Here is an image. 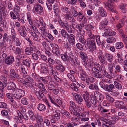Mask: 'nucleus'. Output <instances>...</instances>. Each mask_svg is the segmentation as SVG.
<instances>
[{
	"instance_id": "34",
	"label": "nucleus",
	"mask_w": 127,
	"mask_h": 127,
	"mask_svg": "<svg viewBox=\"0 0 127 127\" xmlns=\"http://www.w3.org/2000/svg\"><path fill=\"white\" fill-rule=\"evenodd\" d=\"M16 87V85L12 81L10 82L9 83L8 86L7 87V89L8 90H12L16 89L15 88Z\"/></svg>"
},
{
	"instance_id": "37",
	"label": "nucleus",
	"mask_w": 127,
	"mask_h": 127,
	"mask_svg": "<svg viewBox=\"0 0 127 127\" xmlns=\"http://www.w3.org/2000/svg\"><path fill=\"white\" fill-rule=\"evenodd\" d=\"M89 88L90 89L92 90H94L95 89L97 91L99 90V89L97 85V83H95L94 84H91L89 86Z\"/></svg>"
},
{
	"instance_id": "60",
	"label": "nucleus",
	"mask_w": 127,
	"mask_h": 127,
	"mask_svg": "<svg viewBox=\"0 0 127 127\" xmlns=\"http://www.w3.org/2000/svg\"><path fill=\"white\" fill-rule=\"evenodd\" d=\"M7 107V104L6 103L3 102H0V108L6 109Z\"/></svg>"
},
{
	"instance_id": "21",
	"label": "nucleus",
	"mask_w": 127,
	"mask_h": 127,
	"mask_svg": "<svg viewBox=\"0 0 127 127\" xmlns=\"http://www.w3.org/2000/svg\"><path fill=\"white\" fill-rule=\"evenodd\" d=\"M68 42L72 43V45L74 44L75 43V36L73 34H71L68 35L67 37Z\"/></svg>"
},
{
	"instance_id": "1",
	"label": "nucleus",
	"mask_w": 127,
	"mask_h": 127,
	"mask_svg": "<svg viewBox=\"0 0 127 127\" xmlns=\"http://www.w3.org/2000/svg\"><path fill=\"white\" fill-rule=\"evenodd\" d=\"M13 97L15 100L18 101L25 95L24 91L19 89H14L12 92Z\"/></svg>"
},
{
	"instance_id": "4",
	"label": "nucleus",
	"mask_w": 127,
	"mask_h": 127,
	"mask_svg": "<svg viewBox=\"0 0 127 127\" xmlns=\"http://www.w3.org/2000/svg\"><path fill=\"white\" fill-rule=\"evenodd\" d=\"M93 39L90 38H87V39L89 51L90 52L92 53L96 49L95 41Z\"/></svg>"
},
{
	"instance_id": "30",
	"label": "nucleus",
	"mask_w": 127,
	"mask_h": 127,
	"mask_svg": "<svg viewBox=\"0 0 127 127\" xmlns=\"http://www.w3.org/2000/svg\"><path fill=\"white\" fill-rule=\"evenodd\" d=\"M61 57L62 60L64 61L69 60L70 56H68L67 52H65L64 54H62L61 55Z\"/></svg>"
},
{
	"instance_id": "8",
	"label": "nucleus",
	"mask_w": 127,
	"mask_h": 127,
	"mask_svg": "<svg viewBox=\"0 0 127 127\" xmlns=\"http://www.w3.org/2000/svg\"><path fill=\"white\" fill-rule=\"evenodd\" d=\"M75 115L81 119V121L83 122L88 121L89 120V117H86V114L85 112H80L79 111L78 112L77 115Z\"/></svg>"
},
{
	"instance_id": "29",
	"label": "nucleus",
	"mask_w": 127,
	"mask_h": 127,
	"mask_svg": "<svg viewBox=\"0 0 127 127\" xmlns=\"http://www.w3.org/2000/svg\"><path fill=\"white\" fill-rule=\"evenodd\" d=\"M36 53H32V58L33 60H36L39 58V56L41 55V53L39 51H37Z\"/></svg>"
},
{
	"instance_id": "26",
	"label": "nucleus",
	"mask_w": 127,
	"mask_h": 127,
	"mask_svg": "<svg viewBox=\"0 0 127 127\" xmlns=\"http://www.w3.org/2000/svg\"><path fill=\"white\" fill-rule=\"evenodd\" d=\"M21 11V9L17 4H16L14 5L13 7V11L16 15L19 14V13Z\"/></svg>"
},
{
	"instance_id": "22",
	"label": "nucleus",
	"mask_w": 127,
	"mask_h": 127,
	"mask_svg": "<svg viewBox=\"0 0 127 127\" xmlns=\"http://www.w3.org/2000/svg\"><path fill=\"white\" fill-rule=\"evenodd\" d=\"M119 32L121 35L123 41L126 44V47L127 49V36L124 33L123 31L122 30L120 29L119 30Z\"/></svg>"
},
{
	"instance_id": "3",
	"label": "nucleus",
	"mask_w": 127,
	"mask_h": 127,
	"mask_svg": "<svg viewBox=\"0 0 127 127\" xmlns=\"http://www.w3.org/2000/svg\"><path fill=\"white\" fill-rule=\"evenodd\" d=\"M118 0H108V1L105 3V7L113 12L118 14V12L115 9L113 8V3L114 2H117Z\"/></svg>"
},
{
	"instance_id": "39",
	"label": "nucleus",
	"mask_w": 127,
	"mask_h": 127,
	"mask_svg": "<svg viewBox=\"0 0 127 127\" xmlns=\"http://www.w3.org/2000/svg\"><path fill=\"white\" fill-rule=\"evenodd\" d=\"M38 110L40 111H44L46 109V106L42 103L38 104L37 107Z\"/></svg>"
},
{
	"instance_id": "44",
	"label": "nucleus",
	"mask_w": 127,
	"mask_h": 127,
	"mask_svg": "<svg viewBox=\"0 0 127 127\" xmlns=\"http://www.w3.org/2000/svg\"><path fill=\"white\" fill-rule=\"evenodd\" d=\"M114 84L115 87L117 90H121L122 89V86L121 84H120L118 81H114Z\"/></svg>"
},
{
	"instance_id": "46",
	"label": "nucleus",
	"mask_w": 127,
	"mask_h": 127,
	"mask_svg": "<svg viewBox=\"0 0 127 127\" xmlns=\"http://www.w3.org/2000/svg\"><path fill=\"white\" fill-rule=\"evenodd\" d=\"M41 70V73L44 74L47 73L49 71V69L47 66L42 67Z\"/></svg>"
},
{
	"instance_id": "57",
	"label": "nucleus",
	"mask_w": 127,
	"mask_h": 127,
	"mask_svg": "<svg viewBox=\"0 0 127 127\" xmlns=\"http://www.w3.org/2000/svg\"><path fill=\"white\" fill-rule=\"evenodd\" d=\"M21 102L23 105H27L28 104L29 102L27 98L24 97L22 99Z\"/></svg>"
},
{
	"instance_id": "9",
	"label": "nucleus",
	"mask_w": 127,
	"mask_h": 127,
	"mask_svg": "<svg viewBox=\"0 0 127 127\" xmlns=\"http://www.w3.org/2000/svg\"><path fill=\"white\" fill-rule=\"evenodd\" d=\"M69 104L70 106L69 110L71 113L74 115H77L78 112L76 110V106L74 102L72 101H71Z\"/></svg>"
},
{
	"instance_id": "23",
	"label": "nucleus",
	"mask_w": 127,
	"mask_h": 127,
	"mask_svg": "<svg viewBox=\"0 0 127 127\" xmlns=\"http://www.w3.org/2000/svg\"><path fill=\"white\" fill-rule=\"evenodd\" d=\"M108 22L106 19H104L102 22L100 23L99 28L100 30H102L105 28V27L108 24Z\"/></svg>"
},
{
	"instance_id": "63",
	"label": "nucleus",
	"mask_w": 127,
	"mask_h": 127,
	"mask_svg": "<svg viewBox=\"0 0 127 127\" xmlns=\"http://www.w3.org/2000/svg\"><path fill=\"white\" fill-rule=\"evenodd\" d=\"M41 21V19L39 18V20L35 19L34 21V24L37 27H39L40 26V24Z\"/></svg>"
},
{
	"instance_id": "48",
	"label": "nucleus",
	"mask_w": 127,
	"mask_h": 127,
	"mask_svg": "<svg viewBox=\"0 0 127 127\" xmlns=\"http://www.w3.org/2000/svg\"><path fill=\"white\" fill-rule=\"evenodd\" d=\"M109 71L110 75V76H109L108 74H106V75L107 76H108L109 78L111 77L113 78H114L116 75V74L117 73V71H115L113 72V70L110 71Z\"/></svg>"
},
{
	"instance_id": "24",
	"label": "nucleus",
	"mask_w": 127,
	"mask_h": 127,
	"mask_svg": "<svg viewBox=\"0 0 127 127\" xmlns=\"http://www.w3.org/2000/svg\"><path fill=\"white\" fill-rule=\"evenodd\" d=\"M115 89V87L114 84H110L109 85L107 84L105 91L110 93V92L114 90Z\"/></svg>"
},
{
	"instance_id": "56",
	"label": "nucleus",
	"mask_w": 127,
	"mask_h": 127,
	"mask_svg": "<svg viewBox=\"0 0 127 127\" xmlns=\"http://www.w3.org/2000/svg\"><path fill=\"white\" fill-rule=\"evenodd\" d=\"M36 118L37 121L38 122L41 123L43 122L42 117L38 114L36 115Z\"/></svg>"
},
{
	"instance_id": "36",
	"label": "nucleus",
	"mask_w": 127,
	"mask_h": 127,
	"mask_svg": "<svg viewBox=\"0 0 127 127\" xmlns=\"http://www.w3.org/2000/svg\"><path fill=\"white\" fill-rule=\"evenodd\" d=\"M56 69L59 71L63 72L64 70V67L61 64H58L55 66Z\"/></svg>"
},
{
	"instance_id": "59",
	"label": "nucleus",
	"mask_w": 127,
	"mask_h": 127,
	"mask_svg": "<svg viewBox=\"0 0 127 127\" xmlns=\"http://www.w3.org/2000/svg\"><path fill=\"white\" fill-rule=\"evenodd\" d=\"M107 42L109 43H112L116 41L115 38L113 37H110L107 38L106 39Z\"/></svg>"
},
{
	"instance_id": "61",
	"label": "nucleus",
	"mask_w": 127,
	"mask_h": 127,
	"mask_svg": "<svg viewBox=\"0 0 127 127\" xmlns=\"http://www.w3.org/2000/svg\"><path fill=\"white\" fill-rule=\"evenodd\" d=\"M78 2L81 7L83 8H85L86 6L85 3L83 1V0H78Z\"/></svg>"
},
{
	"instance_id": "32",
	"label": "nucleus",
	"mask_w": 127,
	"mask_h": 127,
	"mask_svg": "<svg viewBox=\"0 0 127 127\" xmlns=\"http://www.w3.org/2000/svg\"><path fill=\"white\" fill-rule=\"evenodd\" d=\"M19 75L17 74L13 69H11L10 72V76L12 78H16L18 77Z\"/></svg>"
},
{
	"instance_id": "31",
	"label": "nucleus",
	"mask_w": 127,
	"mask_h": 127,
	"mask_svg": "<svg viewBox=\"0 0 127 127\" xmlns=\"http://www.w3.org/2000/svg\"><path fill=\"white\" fill-rule=\"evenodd\" d=\"M88 76L84 71H83L80 73V77L81 80L83 81H85Z\"/></svg>"
},
{
	"instance_id": "27",
	"label": "nucleus",
	"mask_w": 127,
	"mask_h": 127,
	"mask_svg": "<svg viewBox=\"0 0 127 127\" xmlns=\"http://www.w3.org/2000/svg\"><path fill=\"white\" fill-rule=\"evenodd\" d=\"M49 72L51 73L54 76H56L58 74L57 71L55 69L53 66L52 65L49 66Z\"/></svg>"
},
{
	"instance_id": "62",
	"label": "nucleus",
	"mask_w": 127,
	"mask_h": 127,
	"mask_svg": "<svg viewBox=\"0 0 127 127\" xmlns=\"http://www.w3.org/2000/svg\"><path fill=\"white\" fill-rule=\"evenodd\" d=\"M79 55L81 58L83 59H85L87 57V55L86 53L82 51L79 52Z\"/></svg>"
},
{
	"instance_id": "20",
	"label": "nucleus",
	"mask_w": 127,
	"mask_h": 127,
	"mask_svg": "<svg viewBox=\"0 0 127 127\" xmlns=\"http://www.w3.org/2000/svg\"><path fill=\"white\" fill-rule=\"evenodd\" d=\"M100 119L101 121H103L102 127H111V125L109 124L108 121L106 119L102 117L100 118Z\"/></svg>"
},
{
	"instance_id": "13",
	"label": "nucleus",
	"mask_w": 127,
	"mask_h": 127,
	"mask_svg": "<svg viewBox=\"0 0 127 127\" xmlns=\"http://www.w3.org/2000/svg\"><path fill=\"white\" fill-rule=\"evenodd\" d=\"M72 94L75 100L79 104L83 101V100L82 97L79 94L74 93H72Z\"/></svg>"
},
{
	"instance_id": "17",
	"label": "nucleus",
	"mask_w": 127,
	"mask_h": 127,
	"mask_svg": "<svg viewBox=\"0 0 127 127\" xmlns=\"http://www.w3.org/2000/svg\"><path fill=\"white\" fill-rule=\"evenodd\" d=\"M127 4L126 3H121L118 6L119 8L121 10V12L125 14L127 12V10L126 7Z\"/></svg>"
},
{
	"instance_id": "53",
	"label": "nucleus",
	"mask_w": 127,
	"mask_h": 127,
	"mask_svg": "<svg viewBox=\"0 0 127 127\" xmlns=\"http://www.w3.org/2000/svg\"><path fill=\"white\" fill-rule=\"evenodd\" d=\"M64 124L65 125L66 127H73L77 125V124L75 123H64Z\"/></svg>"
},
{
	"instance_id": "7",
	"label": "nucleus",
	"mask_w": 127,
	"mask_h": 127,
	"mask_svg": "<svg viewBox=\"0 0 127 127\" xmlns=\"http://www.w3.org/2000/svg\"><path fill=\"white\" fill-rule=\"evenodd\" d=\"M113 56L111 54L108 53H105L103 55L101 63L103 64L107 63L108 62L111 63L112 61Z\"/></svg>"
},
{
	"instance_id": "41",
	"label": "nucleus",
	"mask_w": 127,
	"mask_h": 127,
	"mask_svg": "<svg viewBox=\"0 0 127 127\" xmlns=\"http://www.w3.org/2000/svg\"><path fill=\"white\" fill-rule=\"evenodd\" d=\"M64 26L68 33H72L71 26L70 25H69L67 22H66L64 23Z\"/></svg>"
},
{
	"instance_id": "18",
	"label": "nucleus",
	"mask_w": 127,
	"mask_h": 127,
	"mask_svg": "<svg viewBox=\"0 0 127 127\" xmlns=\"http://www.w3.org/2000/svg\"><path fill=\"white\" fill-rule=\"evenodd\" d=\"M98 13L102 17H105L107 15V13L106 10L102 7H99L98 9Z\"/></svg>"
},
{
	"instance_id": "52",
	"label": "nucleus",
	"mask_w": 127,
	"mask_h": 127,
	"mask_svg": "<svg viewBox=\"0 0 127 127\" xmlns=\"http://www.w3.org/2000/svg\"><path fill=\"white\" fill-rule=\"evenodd\" d=\"M38 82L41 83L42 82L44 84H47L48 81L46 80L45 77H42L40 76Z\"/></svg>"
},
{
	"instance_id": "43",
	"label": "nucleus",
	"mask_w": 127,
	"mask_h": 127,
	"mask_svg": "<svg viewBox=\"0 0 127 127\" xmlns=\"http://www.w3.org/2000/svg\"><path fill=\"white\" fill-rule=\"evenodd\" d=\"M0 12L1 14H3L4 16H7V11L6 9L4 7H2L0 9Z\"/></svg>"
},
{
	"instance_id": "19",
	"label": "nucleus",
	"mask_w": 127,
	"mask_h": 127,
	"mask_svg": "<svg viewBox=\"0 0 127 127\" xmlns=\"http://www.w3.org/2000/svg\"><path fill=\"white\" fill-rule=\"evenodd\" d=\"M94 96L97 100L101 101L103 99V95L99 92L96 91L94 93Z\"/></svg>"
},
{
	"instance_id": "51",
	"label": "nucleus",
	"mask_w": 127,
	"mask_h": 127,
	"mask_svg": "<svg viewBox=\"0 0 127 127\" xmlns=\"http://www.w3.org/2000/svg\"><path fill=\"white\" fill-rule=\"evenodd\" d=\"M89 93L88 92H86L83 95L82 97L85 101H87L89 100Z\"/></svg>"
},
{
	"instance_id": "50",
	"label": "nucleus",
	"mask_w": 127,
	"mask_h": 127,
	"mask_svg": "<svg viewBox=\"0 0 127 127\" xmlns=\"http://www.w3.org/2000/svg\"><path fill=\"white\" fill-rule=\"evenodd\" d=\"M124 47V45L121 42H117L115 44V47L116 49H119L122 48Z\"/></svg>"
},
{
	"instance_id": "15",
	"label": "nucleus",
	"mask_w": 127,
	"mask_h": 127,
	"mask_svg": "<svg viewBox=\"0 0 127 127\" xmlns=\"http://www.w3.org/2000/svg\"><path fill=\"white\" fill-rule=\"evenodd\" d=\"M93 72L94 73V76L95 77L101 78L102 77V75L101 74L100 71L97 68H93L92 69Z\"/></svg>"
},
{
	"instance_id": "12",
	"label": "nucleus",
	"mask_w": 127,
	"mask_h": 127,
	"mask_svg": "<svg viewBox=\"0 0 127 127\" xmlns=\"http://www.w3.org/2000/svg\"><path fill=\"white\" fill-rule=\"evenodd\" d=\"M35 45H32V46H30L27 47L25 50V53L27 55H30L32 53L33 51V49L36 48Z\"/></svg>"
},
{
	"instance_id": "28",
	"label": "nucleus",
	"mask_w": 127,
	"mask_h": 127,
	"mask_svg": "<svg viewBox=\"0 0 127 127\" xmlns=\"http://www.w3.org/2000/svg\"><path fill=\"white\" fill-rule=\"evenodd\" d=\"M70 11L71 12L72 15L74 17H76L78 14V13L76 9L73 6H71V7Z\"/></svg>"
},
{
	"instance_id": "58",
	"label": "nucleus",
	"mask_w": 127,
	"mask_h": 127,
	"mask_svg": "<svg viewBox=\"0 0 127 127\" xmlns=\"http://www.w3.org/2000/svg\"><path fill=\"white\" fill-rule=\"evenodd\" d=\"M44 28L42 27H41L39 28V29L41 31V33L43 34L42 35L43 36H45L48 32L46 29H44Z\"/></svg>"
},
{
	"instance_id": "35",
	"label": "nucleus",
	"mask_w": 127,
	"mask_h": 127,
	"mask_svg": "<svg viewBox=\"0 0 127 127\" xmlns=\"http://www.w3.org/2000/svg\"><path fill=\"white\" fill-rule=\"evenodd\" d=\"M78 37H79V42L83 44H85L86 41V40L84 39V36L80 33H78Z\"/></svg>"
},
{
	"instance_id": "33",
	"label": "nucleus",
	"mask_w": 127,
	"mask_h": 127,
	"mask_svg": "<svg viewBox=\"0 0 127 127\" xmlns=\"http://www.w3.org/2000/svg\"><path fill=\"white\" fill-rule=\"evenodd\" d=\"M35 86H37L38 88L44 93H46L47 91L45 88V87L41 83H40L38 84L37 85L35 84Z\"/></svg>"
},
{
	"instance_id": "54",
	"label": "nucleus",
	"mask_w": 127,
	"mask_h": 127,
	"mask_svg": "<svg viewBox=\"0 0 127 127\" xmlns=\"http://www.w3.org/2000/svg\"><path fill=\"white\" fill-rule=\"evenodd\" d=\"M111 95L113 96L117 97L119 94V93L118 90H115L110 92Z\"/></svg>"
},
{
	"instance_id": "49",
	"label": "nucleus",
	"mask_w": 127,
	"mask_h": 127,
	"mask_svg": "<svg viewBox=\"0 0 127 127\" xmlns=\"http://www.w3.org/2000/svg\"><path fill=\"white\" fill-rule=\"evenodd\" d=\"M86 80V83L88 85H89L91 83L94 82V78L90 76H88Z\"/></svg>"
},
{
	"instance_id": "16",
	"label": "nucleus",
	"mask_w": 127,
	"mask_h": 127,
	"mask_svg": "<svg viewBox=\"0 0 127 127\" xmlns=\"http://www.w3.org/2000/svg\"><path fill=\"white\" fill-rule=\"evenodd\" d=\"M114 103L115 106L117 108L123 109L125 108L124 103L123 101L116 100Z\"/></svg>"
},
{
	"instance_id": "38",
	"label": "nucleus",
	"mask_w": 127,
	"mask_h": 127,
	"mask_svg": "<svg viewBox=\"0 0 127 127\" xmlns=\"http://www.w3.org/2000/svg\"><path fill=\"white\" fill-rule=\"evenodd\" d=\"M27 19L30 24L31 26L32 25V15L30 12H28L27 14Z\"/></svg>"
},
{
	"instance_id": "42",
	"label": "nucleus",
	"mask_w": 127,
	"mask_h": 127,
	"mask_svg": "<svg viewBox=\"0 0 127 127\" xmlns=\"http://www.w3.org/2000/svg\"><path fill=\"white\" fill-rule=\"evenodd\" d=\"M22 63H23V65H24L29 67L30 66V64L31 63V62L29 59H26L25 60H24Z\"/></svg>"
},
{
	"instance_id": "25",
	"label": "nucleus",
	"mask_w": 127,
	"mask_h": 127,
	"mask_svg": "<svg viewBox=\"0 0 127 127\" xmlns=\"http://www.w3.org/2000/svg\"><path fill=\"white\" fill-rule=\"evenodd\" d=\"M105 98L110 103H113L115 101L114 98L107 93L105 94Z\"/></svg>"
},
{
	"instance_id": "45",
	"label": "nucleus",
	"mask_w": 127,
	"mask_h": 127,
	"mask_svg": "<svg viewBox=\"0 0 127 127\" xmlns=\"http://www.w3.org/2000/svg\"><path fill=\"white\" fill-rule=\"evenodd\" d=\"M42 91H39L38 92H36L35 93L36 96L39 99H40L41 98L43 97L44 95L43 93V92Z\"/></svg>"
},
{
	"instance_id": "5",
	"label": "nucleus",
	"mask_w": 127,
	"mask_h": 127,
	"mask_svg": "<svg viewBox=\"0 0 127 127\" xmlns=\"http://www.w3.org/2000/svg\"><path fill=\"white\" fill-rule=\"evenodd\" d=\"M91 67L92 69L93 68H98L100 71L102 72L103 74L104 75H106V74H108L105 68L104 65H100L99 64L97 63H95L93 65H91Z\"/></svg>"
},
{
	"instance_id": "14",
	"label": "nucleus",
	"mask_w": 127,
	"mask_h": 127,
	"mask_svg": "<svg viewBox=\"0 0 127 127\" xmlns=\"http://www.w3.org/2000/svg\"><path fill=\"white\" fill-rule=\"evenodd\" d=\"M14 61V57L12 56H10L5 59L4 62L6 64L9 65L11 64Z\"/></svg>"
},
{
	"instance_id": "10",
	"label": "nucleus",
	"mask_w": 127,
	"mask_h": 127,
	"mask_svg": "<svg viewBox=\"0 0 127 127\" xmlns=\"http://www.w3.org/2000/svg\"><path fill=\"white\" fill-rule=\"evenodd\" d=\"M34 11L35 13L37 14H39L43 12V8L42 6L40 5L37 4L34 7Z\"/></svg>"
},
{
	"instance_id": "40",
	"label": "nucleus",
	"mask_w": 127,
	"mask_h": 127,
	"mask_svg": "<svg viewBox=\"0 0 127 127\" xmlns=\"http://www.w3.org/2000/svg\"><path fill=\"white\" fill-rule=\"evenodd\" d=\"M48 98L50 99L52 103L57 106H59L58 105H57L56 103L55 97L54 95L50 96L49 95H48Z\"/></svg>"
},
{
	"instance_id": "47",
	"label": "nucleus",
	"mask_w": 127,
	"mask_h": 127,
	"mask_svg": "<svg viewBox=\"0 0 127 127\" xmlns=\"http://www.w3.org/2000/svg\"><path fill=\"white\" fill-rule=\"evenodd\" d=\"M64 16L65 20L67 21L71 20L72 17V16L69 13H66L64 15Z\"/></svg>"
},
{
	"instance_id": "11",
	"label": "nucleus",
	"mask_w": 127,
	"mask_h": 127,
	"mask_svg": "<svg viewBox=\"0 0 127 127\" xmlns=\"http://www.w3.org/2000/svg\"><path fill=\"white\" fill-rule=\"evenodd\" d=\"M6 83H2L0 82V98H3L4 97L3 92L4 91V88L6 86Z\"/></svg>"
},
{
	"instance_id": "2",
	"label": "nucleus",
	"mask_w": 127,
	"mask_h": 127,
	"mask_svg": "<svg viewBox=\"0 0 127 127\" xmlns=\"http://www.w3.org/2000/svg\"><path fill=\"white\" fill-rule=\"evenodd\" d=\"M94 24L93 22H91L89 24L86 25L85 27L87 30V38H90L91 39H94L95 36L94 34L92 33L91 30L94 29Z\"/></svg>"
},
{
	"instance_id": "6",
	"label": "nucleus",
	"mask_w": 127,
	"mask_h": 127,
	"mask_svg": "<svg viewBox=\"0 0 127 127\" xmlns=\"http://www.w3.org/2000/svg\"><path fill=\"white\" fill-rule=\"evenodd\" d=\"M12 40L17 46H20L21 43L19 39L16 37V34L14 29L12 28L11 30Z\"/></svg>"
},
{
	"instance_id": "64",
	"label": "nucleus",
	"mask_w": 127,
	"mask_h": 127,
	"mask_svg": "<svg viewBox=\"0 0 127 127\" xmlns=\"http://www.w3.org/2000/svg\"><path fill=\"white\" fill-rule=\"evenodd\" d=\"M32 78L36 81H38L40 76L35 73H33L32 74Z\"/></svg>"
},
{
	"instance_id": "55",
	"label": "nucleus",
	"mask_w": 127,
	"mask_h": 127,
	"mask_svg": "<svg viewBox=\"0 0 127 127\" xmlns=\"http://www.w3.org/2000/svg\"><path fill=\"white\" fill-rule=\"evenodd\" d=\"M67 76L68 78L72 82H76V79L73 75L70 73H68L67 74Z\"/></svg>"
}]
</instances>
